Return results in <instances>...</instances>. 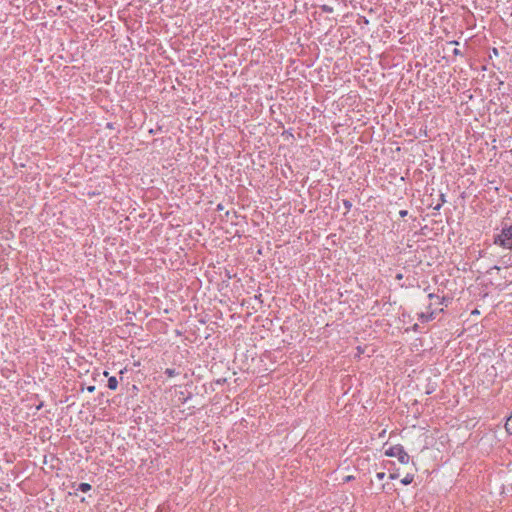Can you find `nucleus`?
<instances>
[{
	"mask_svg": "<svg viewBox=\"0 0 512 512\" xmlns=\"http://www.w3.org/2000/svg\"><path fill=\"white\" fill-rule=\"evenodd\" d=\"M42 406H43V403H40V404L37 406V409H38V410H39V409H41V408H42Z\"/></svg>",
	"mask_w": 512,
	"mask_h": 512,
	"instance_id": "5701e85b",
	"label": "nucleus"
},
{
	"mask_svg": "<svg viewBox=\"0 0 512 512\" xmlns=\"http://www.w3.org/2000/svg\"><path fill=\"white\" fill-rule=\"evenodd\" d=\"M385 455L388 457L397 458L401 464H408L410 461V456L405 451L404 447L400 444L389 447L385 451Z\"/></svg>",
	"mask_w": 512,
	"mask_h": 512,
	"instance_id": "f03ea898",
	"label": "nucleus"
},
{
	"mask_svg": "<svg viewBox=\"0 0 512 512\" xmlns=\"http://www.w3.org/2000/svg\"><path fill=\"white\" fill-rule=\"evenodd\" d=\"M107 386L111 390H116L118 387V380L115 376H111L108 378Z\"/></svg>",
	"mask_w": 512,
	"mask_h": 512,
	"instance_id": "39448f33",
	"label": "nucleus"
},
{
	"mask_svg": "<svg viewBox=\"0 0 512 512\" xmlns=\"http://www.w3.org/2000/svg\"><path fill=\"white\" fill-rule=\"evenodd\" d=\"M494 244L512 250V224L504 225L499 234L494 235Z\"/></svg>",
	"mask_w": 512,
	"mask_h": 512,
	"instance_id": "f257e3e1",
	"label": "nucleus"
},
{
	"mask_svg": "<svg viewBox=\"0 0 512 512\" xmlns=\"http://www.w3.org/2000/svg\"><path fill=\"white\" fill-rule=\"evenodd\" d=\"M407 214H408V211H407V210H400V211H399V215H400V217H402V218L406 217V216H407Z\"/></svg>",
	"mask_w": 512,
	"mask_h": 512,
	"instance_id": "2eb2a0df",
	"label": "nucleus"
},
{
	"mask_svg": "<svg viewBox=\"0 0 512 512\" xmlns=\"http://www.w3.org/2000/svg\"><path fill=\"white\" fill-rule=\"evenodd\" d=\"M417 328H418V324H415V325L413 326V329H414V330H417Z\"/></svg>",
	"mask_w": 512,
	"mask_h": 512,
	"instance_id": "b1692460",
	"label": "nucleus"
},
{
	"mask_svg": "<svg viewBox=\"0 0 512 512\" xmlns=\"http://www.w3.org/2000/svg\"><path fill=\"white\" fill-rule=\"evenodd\" d=\"M86 389L88 392L93 393L95 391V386L91 385V386H88Z\"/></svg>",
	"mask_w": 512,
	"mask_h": 512,
	"instance_id": "f3484780",
	"label": "nucleus"
},
{
	"mask_svg": "<svg viewBox=\"0 0 512 512\" xmlns=\"http://www.w3.org/2000/svg\"><path fill=\"white\" fill-rule=\"evenodd\" d=\"M435 317H436V311L435 310H431V311H428V312L418 313V320L421 323L429 322V321L435 319Z\"/></svg>",
	"mask_w": 512,
	"mask_h": 512,
	"instance_id": "20e7f679",
	"label": "nucleus"
},
{
	"mask_svg": "<svg viewBox=\"0 0 512 512\" xmlns=\"http://www.w3.org/2000/svg\"><path fill=\"white\" fill-rule=\"evenodd\" d=\"M413 481H414V475H413V474H410V473L406 474V476H405L403 479H401V483H402L403 485H409V484H411Z\"/></svg>",
	"mask_w": 512,
	"mask_h": 512,
	"instance_id": "423d86ee",
	"label": "nucleus"
},
{
	"mask_svg": "<svg viewBox=\"0 0 512 512\" xmlns=\"http://www.w3.org/2000/svg\"><path fill=\"white\" fill-rule=\"evenodd\" d=\"M351 479H352V476H348V477L346 478V480H347V481H349V480H351Z\"/></svg>",
	"mask_w": 512,
	"mask_h": 512,
	"instance_id": "a878e982",
	"label": "nucleus"
},
{
	"mask_svg": "<svg viewBox=\"0 0 512 512\" xmlns=\"http://www.w3.org/2000/svg\"><path fill=\"white\" fill-rule=\"evenodd\" d=\"M453 54H454L455 56H457V55H462V52H461L458 48H455V49L453 50Z\"/></svg>",
	"mask_w": 512,
	"mask_h": 512,
	"instance_id": "dca6fc26",
	"label": "nucleus"
},
{
	"mask_svg": "<svg viewBox=\"0 0 512 512\" xmlns=\"http://www.w3.org/2000/svg\"><path fill=\"white\" fill-rule=\"evenodd\" d=\"M385 476H386L385 472H377L376 473V478L378 480H383L385 478Z\"/></svg>",
	"mask_w": 512,
	"mask_h": 512,
	"instance_id": "ddd939ff",
	"label": "nucleus"
},
{
	"mask_svg": "<svg viewBox=\"0 0 512 512\" xmlns=\"http://www.w3.org/2000/svg\"><path fill=\"white\" fill-rule=\"evenodd\" d=\"M395 279H396V280H401V279H403V274L398 273V274L395 276Z\"/></svg>",
	"mask_w": 512,
	"mask_h": 512,
	"instance_id": "a211bd4d",
	"label": "nucleus"
},
{
	"mask_svg": "<svg viewBox=\"0 0 512 512\" xmlns=\"http://www.w3.org/2000/svg\"><path fill=\"white\" fill-rule=\"evenodd\" d=\"M505 429L509 434H512V414L506 420Z\"/></svg>",
	"mask_w": 512,
	"mask_h": 512,
	"instance_id": "1a4fd4ad",
	"label": "nucleus"
},
{
	"mask_svg": "<svg viewBox=\"0 0 512 512\" xmlns=\"http://www.w3.org/2000/svg\"><path fill=\"white\" fill-rule=\"evenodd\" d=\"M91 488H92V486H91L89 483H80V484L78 485L77 490H78V491H81V492H83V493H86V492L90 491V490H91Z\"/></svg>",
	"mask_w": 512,
	"mask_h": 512,
	"instance_id": "0eeeda50",
	"label": "nucleus"
},
{
	"mask_svg": "<svg viewBox=\"0 0 512 512\" xmlns=\"http://www.w3.org/2000/svg\"><path fill=\"white\" fill-rule=\"evenodd\" d=\"M362 19H363L364 23H366V24L368 23V20L366 19V17H362Z\"/></svg>",
	"mask_w": 512,
	"mask_h": 512,
	"instance_id": "412c9836",
	"label": "nucleus"
},
{
	"mask_svg": "<svg viewBox=\"0 0 512 512\" xmlns=\"http://www.w3.org/2000/svg\"><path fill=\"white\" fill-rule=\"evenodd\" d=\"M445 202V195L442 193L440 194V202L436 206H434L433 209L439 211Z\"/></svg>",
	"mask_w": 512,
	"mask_h": 512,
	"instance_id": "9d476101",
	"label": "nucleus"
},
{
	"mask_svg": "<svg viewBox=\"0 0 512 512\" xmlns=\"http://www.w3.org/2000/svg\"><path fill=\"white\" fill-rule=\"evenodd\" d=\"M343 206L345 207V210H346L345 214H346V213H348L351 210L352 203H351V201H349L347 199H344L343 200Z\"/></svg>",
	"mask_w": 512,
	"mask_h": 512,
	"instance_id": "9b49d317",
	"label": "nucleus"
},
{
	"mask_svg": "<svg viewBox=\"0 0 512 512\" xmlns=\"http://www.w3.org/2000/svg\"><path fill=\"white\" fill-rule=\"evenodd\" d=\"M398 477H399V473H398V471H395V472H393V473H390V475H389V478H390L391 480L397 479Z\"/></svg>",
	"mask_w": 512,
	"mask_h": 512,
	"instance_id": "4468645a",
	"label": "nucleus"
},
{
	"mask_svg": "<svg viewBox=\"0 0 512 512\" xmlns=\"http://www.w3.org/2000/svg\"><path fill=\"white\" fill-rule=\"evenodd\" d=\"M450 43H451V44H455V45H458V44H459V43H458V41H455V40H454V41H451Z\"/></svg>",
	"mask_w": 512,
	"mask_h": 512,
	"instance_id": "4be33fe9",
	"label": "nucleus"
},
{
	"mask_svg": "<svg viewBox=\"0 0 512 512\" xmlns=\"http://www.w3.org/2000/svg\"><path fill=\"white\" fill-rule=\"evenodd\" d=\"M493 54H495V55L498 54V50L496 48H493Z\"/></svg>",
	"mask_w": 512,
	"mask_h": 512,
	"instance_id": "aec40b11",
	"label": "nucleus"
},
{
	"mask_svg": "<svg viewBox=\"0 0 512 512\" xmlns=\"http://www.w3.org/2000/svg\"><path fill=\"white\" fill-rule=\"evenodd\" d=\"M222 209H223L222 204H219V205L217 206V210H222Z\"/></svg>",
	"mask_w": 512,
	"mask_h": 512,
	"instance_id": "6ab92c4d",
	"label": "nucleus"
},
{
	"mask_svg": "<svg viewBox=\"0 0 512 512\" xmlns=\"http://www.w3.org/2000/svg\"><path fill=\"white\" fill-rule=\"evenodd\" d=\"M321 10L325 13H332L333 12V8L329 5H323L321 7Z\"/></svg>",
	"mask_w": 512,
	"mask_h": 512,
	"instance_id": "f8f14e48",
	"label": "nucleus"
},
{
	"mask_svg": "<svg viewBox=\"0 0 512 512\" xmlns=\"http://www.w3.org/2000/svg\"><path fill=\"white\" fill-rule=\"evenodd\" d=\"M103 375L107 377L109 373L107 371H104Z\"/></svg>",
	"mask_w": 512,
	"mask_h": 512,
	"instance_id": "393cba45",
	"label": "nucleus"
},
{
	"mask_svg": "<svg viewBox=\"0 0 512 512\" xmlns=\"http://www.w3.org/2000/svg\"><path fill=\"white\" fill-rule=\"evenodd\" d=\"M164 374L168 377H174L179 374V372L174 368H166Z\"/></svg>",
	"mask_w": 512,
	"mask_h": 512,
	"instance_id": "6e6552de",
	"label": "nucleus"
},
{
	"mask_svg": "<svg viewBox=\"0 0 512 512\" xmlns=\"http://www.w3.org/2000/svg\"><path fill=\"white\" fill-rule=\"evenodd\" d=\"M428 298L430 299V304L428 306V309H430L433 305H447L446 302L448 301L445 297H440L434 293H430L428 295Z\"/></svg>",
	"mask_w": 512,
	"mask_h": 512,
	"instance_id": "7ed1b4c3",
	"label": "nucleus"
}]
</instances>
